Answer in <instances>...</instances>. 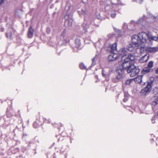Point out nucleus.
I'll return each instance as SVG.
<instances>
[{"mask_svg":"<svg viewBox=\"0 0 158 158\" xmlns=\"http://www.w3.org/2000/svg\"><path fill=\"white\" fill-rule=\"evenodd\" d=\"M104 3L105 10L111 12L112 9L117 7V5L120 3V0H105Z\"/></svg>","mask_w":158,"mask_h":158,"instance_id":"obj_1","label":"nucleus"},{"mask_svg":"<svg viewBox=\"0 0 158 158\" xmlns=\"http://www.w3.org/2000/svg\"><path fill=\"white\" fill-rule=\"evenodd\" d=\"M139 35L142 44H144L146 43L148 39H150L158 42V36L156 37L152 35H149L147 33L144 32H142L139 33Z\"/></svg>","mask_w":158,"mask_h":158,"instance_id":"obj_2","label":"nucleus"},{"mask_svg":"<svg viewBox=\"0 0 158 158\" xmlns=\"http://www.w3.org/2000/svg\"><path fill=\"white\" fill-rule=\"evenodd\" d=\"M130 61H128V59H126L123 56L121 58V61L119 62L120 66L118 67H120L124 70V72L126 71L127 72L128 69L131 67V64Z\"/></svg>","mask_w":158,"mask_h":158,"instance_id":"obj_3","label":"nucleus"},{"mask_svg":"<svg viewBox=\"0 0 158 158\" xmlns=\"http://www.w3.org/2000/svg\"><path fill=\"white\" fill-rule=\"evenodd\" d=\"M134 50V48L133 47L131 44H130L128 47L126 48H121L118 51L119 54L122 56L121 58L124 57L126 58L127 55L128 54V52H132Z\"/></svg>","mask_w":158,"mask_h":158,"instance_id":"obj_4","label":"nucleus"},{"mask_svg":"<svg viewBox=\"0 0 158 158\" xmlns=\"http://www.w3.org/2000/svg\"><path fill=\"white\" fill-rule=\"evenodd\" d=\"M139 35H133L131 37L132 42L133 45H132L134 48V49L135 48H137L140 46V45H141V43L139 39Z\"/></svg>","mask_w":158,"mask_h":158,"instance_id":"obj_5","label":"nucleus"},{"mask_svg":"<svg viewBox=\"0 0 158 158\" xmlns=\"http://www.w3.org/2000/svg\"><path fill=\"white\" fill-rule=\"evenodd\" d=\"M139 72V69L138 66H136L134 64H131L129 69L127 70V72L130 73V76L134 77L137 75Z\"/></svg>","mask_w":158,"mask_h":158,"instance_id":"obj_6","label":"nucleus"},{"mask_svg":"<svg viewBox=\"0 0 158 158\" xmlns=\"http://www.w3.org/2000/svg\"><path fill=\"white\" fill-rule=\"evenodd\" d=\"M152 81L148 82L147 86L141 91L140 93L142 95H146L149 93L152 89Z\"/></svg>","mask_w":158,"mask_h":158,"instance_id":"obj_7","label":"nucleus"},{"mask_svg":"<svg viewBox=\"0 0 158 158\" xmlns=\"http://www.w3.org/2000/svg\"><path fill=\"white\" fill-rule=\"evenodd\" d=\"M116 71L118 75L116 77H117V79L119 81L123 78L124 77V70L122 69H121L119 67H117Z\"/></svg>","mask_w":158,"mask_h":158,"instance_id":"obj_8","label":"nucleus"},{"mask_svg":"<svg viewBox=\"0 0 158 158\" xmlns=\"http://www.w3.org/2000/svg\"><path fill=\"white\" fill-rule=\"evenodd\" d=\"M152 101V108L154 110L157 109L158 107V96H154L151 99Z\"/></svg>","mask_w":158,"mask_h":158,"instance_id":"obj_9","label":"nucleus"},{"mask_svg":"<svg viewBox=\"0 0 158 158\" xmlns=\"http://www.w3.org/2000/svg\"><path fill=\"white\" fill-rule=\"evenodd\" d=\"M118 56L117 54L111 52L108 56V60L109 61L115 60L118 58Z\"/></svg>","mask_w":158,"mask_h":158,"instance_id":"obj_10","label":"nucleus"},{"mask_svg":"<svg viewBox=\"0 0 158 158\" xmlns=\"http://www.w3.org/2000/svg\"><path fill=\"white\" fill-rule=\"evenodd\" d=\"M144 44H141V45H140V46L137 48H135V49L139 48L140 52L142 54L143 53H147L148 52V47L144 46Z\"/></svg>","mask_w":158,"mask_h":158,"instance_id":"obj_11","label":"nucleus"},{"mask_svg":"<svg viewBox=\"0 0 158 158\" xmlns=\"http://www.w3.org/2000/svg\"><path fill=\"white\" fill-rule=\"evenodd\" d=\"M149 57L148 54H146L144 56L141 57L139 60V62L140 63H144L146 62L148 60Z\"/></svg>","mask_w":158,"mask_h":158,"instance_id":"obj_12","label":"nucleus"},{"mask_svg":"<svg viewBox=\"0 0 158 158\" xmlns=\"http://www.w3.org/2000/svg\"><path fill=\"white\" fill-rule=\"evenodd\" d=\"M158 51V47H148V53H155Z\"/></svg>","mask_w":158,"mask_h":158,"instance_id":"obj_13","label":"nucleus"},{"mask_svg":"<svg viewBox=\"0 0 158 158\" xmlns=\"http://www.w3.org/2000/svg\"><path fill=\"white\" fill-rule=\"evenodd\" d=\"M143 75L139 76L133 79L134 81L136 83H140L142 81V77Z\"/></svg>","mask_w":158,"mask_h":158,"instance_id":"obj_14","label":"nucleus"},{"mask_svg":"<svg viewBox=\"0 0 158 158\" xmlns=\"http://www.w3.org/2000/svg\"><path fill=\"white\" fill-rule=\"evenodd\" d=\"M77 11L79 14L80 15H85L87 14V11L85 8V7H84L83 9H81L78 10Z\"/></svg>","mask_w":158,"mask_h":158,"instance_id":"obj_15","label":"nucleus"},{"mask_svg":"<svg viewBox=\"0 0 158 158\" xmlns=\"http://www.w3.org/2000/svg\"><path fill=\"white\" fill-rule=\"evenodd\" d=\"M135 59V56L134 54L129 53L127 56V57L126 58V59H128V61H130V60L133 61Z\"/></svg>","mask_w":158,"mask_h":158,"instance_id":"obj_16","label":"nucleus"},{"mask_svg":"<svg viewBox=\"0 0 158 158\" xmlns=\"http://www.w3.org/2000/svg\"><path fill=\"white\" fill-rule=\"evenodd\" d=\"M33 28L31 27H30L28 31V36L29 38H31L32 37L33 35Z\"/></svg>","mask_w":158,"mask_h":158,"instance_id":"obj_17","label":"nucleus"},{"mask_svg":"<svg viewBox=\"0 0 158 158\" xmlns=\"http://www.w3.org/2000/svg\"><path fill=\"white\" fill-rule=\"evenodd\" d=\"M117 44L116 43H114L111 46V52H113L117 50Z\"/></svg>","mask_w":158,"mask_h":158,"instance_id":"obj_18","label":"nucleus"},{"mask_svg":"<svg viewBox=\"0 0 158 158\" xmlns=\"http://www.w3.org/2000/svg\"><path fill=\"white\" fill-rule=\"evenodd\" d=\"M73 22V20L71 18H70L69 20L65 21V23L68 24V26L71 27L72 25Z\"/></svg>","mask_w":158,"mask_h":158,"instance_id":"obj_19","label":"nucleus"},{"mask_svg":"<svg viewBox=\"0 0 158 158\" xmlns=\"http://www.w3.org/2000/svg\"><path fill=\"white\" fill-rule=\"evenodd\" d=\"M150 70H151V69L149 68L146 67L143 69V70L142 71V72L143 74H145L146 73L149 72H150Z\"/></svg>","mask_w":158,"mask_h":158,"instance_id":"obj_20","label":"nucleus"},{"mask_svg":"<svg viewBox=\"0 0 158 158\" xmlns=\"http://www.w3.org/2000/svg\"><path fill=\"white\" fill-rule=\"evenodd\" d=\"M149 15H150V16H149L147 18H148V19H149L150 18L151 20V22H154L156 20V17L152 16V15H151V14H149Z\"/></svg>","mask_w":158,"mask_h":158,"instance_id":"obj_21","label":"nucleus"},{"mask_svg":"<svg viewBox=\"0 0 158 158\" xmlns=\"http://www.w3.org/2000/svg\"><path fill=\"white\" fill-rule=\"evenodd\" d=\"M134 81L133 79H131L127 80L126 81V84L127 85H130Z\"/></svg>","mask_w":158,"mask_h":158,"instance_id":"obj_22","label":"nucleus"},{"mask_svg":"<svg viewBox=\"0 0 158 158\" xmlns=\"http://www.w3.org/2000/svg\"><path fill=\"white\" fill-rule=\"evenodd\" d=\"M145 21V20L144 18H140L138 21V23L139 24H142L143 23H144Z\"/></svg>","mask_w":158,"mask_h":158,"instance_id":"obj_23","label":"nucleus"},{"mask_svg":"<svg viewBox=\"0 0 158 158\" xmlns=\"http://www.w3.org/2000/svg\"><path fill=\"white\" fill-rule=\"evenodd\" d=\"M82 27L85 29V32L87 31V29L88 28L89 26L86 23H84L82 24Z\"/></svg>","mask_w":158,"mask_h":158,"instance_id":"obj_24","label":"nucleus"},{"mask_svg":"<svg viewBox=\"0 0 158 158\" xmlns=\"http://www.w3.org/2000/svg\"><path fill=\"white\" fill-rule=\"evenodd\" d=\"M6 36L7 38L11 39L12 38V33L10 31L6 33Z\"/></svg>","mask_w":158,"mask_h":158,"instance_id":"obj_25","label":"nucleus"},{"mask_svg":"<svg viewBox=\"0 0 158 158\" xmlns=\"http://www.w3.org/2000/svg\"><path fill=\"white\" fill-rule=\"evenodd\" d=\"M65 32L63 31L61 34L60 36V40H65Z\"/></svg>","mask_w":158,"mask_h":158,"instance_id":"obj_26","label":"nucleus"},{"mask_svg":"<svg viewBox=\"0 0 158 158\" xmlns=\"http://www.w3.org/2000/svg\"><path fill=\"white\" fill-rule=\"evenodd\" d=\"M80 68L82 69H86V67L85 66L84 64L83 63H81L79 65Z\"/></svg>","mask_w":158,"mask_h":158,"instance_id":"obj_27","label":"nucleus"},{"mask_svg":"<svg viewBox=\"0 0 158 158\" xmlns=\"http://www.w3.org/2000/svg\"><path fill=\"white\" fill-rule=\"evenodd\" d=\"M97 58L96 56H95L92 59V65H94L96 64V61L97 60Z\"/></svg>","mask_w":158,"mask_h":158,"instance_id":"obj_28","label":"nucleus"},{"mask_svg":"<svg viewBox=\"0 0 158 158\" xmlns=\"http://www.w3.org/2000/svg\"><path fill=\"white\" fill-rule=\"evenodd\" d=\"M153 62L151 61L149 62L148 63V67L150 68H152L153 67Z\"/></svg>","mask_w":158,"mask_h":158,"instance_id":"obj_29","label":"nucleus"},{"mask_svg":"<svg viewBox=\"0 0 158 158\" xmlns=\"http://www.w3.org/2000/svg\"><path fill=\"white\" fill-rule=\"evenodd\" d=\"M113 13H109V14H110V15L112 18H114L115 17L116 14L114 10H113Z\"/></svg>","mask_w":158,"mask_h":158,"instance_id":"obj_30","label":"nucleus"},{"mask_svg":"<svg viewBox=\"0 0 158 158\" xmlns=\"http://www.w3.org/2000/svg\"><path fill=\"white\" fill-rule=\"evenodd\" d=\"M75 43L77 47H78L80 46L81 45V43L79 40H78L77 41H76Z\"/></svg>","mask_w":158,"mask_h":158,"instance_id":"obj_31","label":"nucleus"},{"mask_svg":"<svg viewBox=\"0 0 158 158\" xmlns=\"http://www.w3.org/2000/svg\"><path fill=\"white\" fill-rule=\"evenodd\" d=\"M102 76L105 77H106L107 75V74H106V73L105 72V71L104 70H102Z\"/></svg>","mask_w":158,"mask_h":158,"instance_id":"obj_32","label":"nucleus"},{"mask_svg":"<svg viewBox=\"0 0 158 158\" xmlns=\"http://www.w3.org/2000/svg\"><path fill=\"white\" fill-rule=\"evenodd\" d=\"M112 81H113V82L114 83L117 82L119 81V80H118V79H117L116 77L113 78V79Z\"/></svg>","mask_w":158,"mask_h":158,"instance_id":"obj_33","label":"nucleus"},{"mask_svg":"<svg viewBox=\"0 0 158 158\" xmlns=\"http://www.w3.org/2000/svg\"><path fill=\"white\" fill-rule=\"evenodd\" d=\"M64 18L65 20V21H66V20H69L70 18H69V15L66 14Z\"/></svg>","mask_w":158,"mask_h":158,"instance_id":"obj_34","label":"nucleus"},{"mask_svg":"<svg viewBox=\"0 0 158 158\" xmlns=\"http://www.w3.org/2000/svg\"><path fill=\"white\" fill-rule=\"evenodd\" d=\"M151 120H152V123H154L155 122V117H152L151 119Z\"/></svg>","mask_w":158,"mask_h":158,"instance_id":"obj_35","label":"nucleus"},{"mask_svg":"<svg viewBox=\"0 0 158 158\" xmlns=\"http://www.w3.org/2000/svg\"><path fill=\"white\" fill-rule=\"evenodd\" d=\"M135 1L138 3H141L143 0H134Z\"/></svg>","mask_w":158,"mask_h":158,"instance_id":"obj_36","label":"nucleus"},{"mask_svg":"<svg viewBox=\"0 0 158 158\" xmlns=\"http://www.w3.org/2000/svg\"><path fill=\"white\" fill-rule=\"evenodd\" d=\"M33 126L35 128H37L38 127V126H37V123L35 122L33 123Z\"/></svg>","mask_w":158,"mask_h":158,"instance_id":"obj_37","label":"nucleus"},{"mask_svg":"<svg viewBox=\"0 0 158 158\" xmlns=\"http://www.w3.org/2000/svg\"><path fill=\"white\" fill-rule=\"evenodd\" d=\"M4 0H1L0 1V5H1L4 2Z\"/></svg>","mask_w":158,"mask_h":158,"instance_id":"obj_38","label":"nucleus"},{"mask_svg":"<svg viewBox=\"0 0 158 158\" xmlns=\"http://www.w3.org/2000/svg\"><path fill=\"white\" fill-rule=\"evenodd\" d=\"M128 99L127 98H125L123 99V101L124 102H126L127 101V100Z\"/></svg>","mask_w":158,"mask_h":158,"instance_id":"obj_39","label":"nucleus"},{"mask_svg":"<svg viewBox=\"0 0 158 158\" xmlns=\"http://www.w3.org/2000/svg\"><path fill=\"white\" fill-rule=\"evenodd\" d=\"M155 73L156 74H158V67L155 70Z\"/></svg>","mask_w":158,"mask_h":158,"instance_id":"obj_40","label":"nucleus"},{"mask_svg":"<svg viewBox=\"0 0 158 158\" xmlns=\"http://www.w3.org/2000/svg\"><path fill=\"white\" fill-rule=\"evenodd\" d=\"M132 23H133V22H131V23H132Z\"/></svg>","mask_w":158,"mask_h":158,"instance_id":"obj_41","label":"nucleus"},{"mask_svg":"<svg viewBox=\"0 0 158 158\" xmlns=\"http://www.w3.org/2000/svg\"><path fill=\"white\" fill-rule=\"evenodd\" d=\"M82 2L84 3V0H82Z\"/></svg>","mask_w":158,"mask_h":158,"instance_id":"obj_42","label":"nucleus"}]
</instances>
